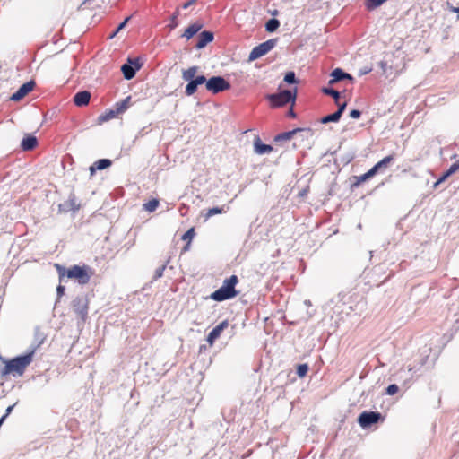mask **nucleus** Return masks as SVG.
<instances>
[{
  "label": "nucleus",
  "mask_w": 459,
  "mask_h": 459,
  "mask_svg": "<svg viewBox=\"0 0 459 459\" xmlns=\"http://www.w3.org/2000/svg\"><path fill=\"white\" fill-rule=\"evenodd\" d=\"M198 66H191L182 71V79L188 83L186 86L185 93L186 96L194 95L199 85L205 83L208 91L217 94L230 89V83L221 76H212L206 80L204 75H197Z\"/></svg>",
  "instance_id": "nucleus-1"
},
{
  "label": "nucleus",
  "mask_w": 459,
  "mask_h": 459,
  "mask_svg": "<svg viewBox=\"0 0 459 459\" xmlns=\"http://www.w3.org/2000/svg\"><path fill=\"white\" fill-rule=\"evenodd\" d=\"M35 350H31L24 355L15 357L12 359H4V366L1 368V376L12 375L22 376L26 368L33 360Z\"/></svg>",
  "instance_id": "nucleus-2"
},
{
  "label": "nucleus",
  "mask_w": 459,
  "mask_h": 459,
  "mask_svg": "<svg viewBox=\"0 0 459 459\" xmlns=\"http://www.w3.org/2000/svg\"><path fill=\"white\" fill-rule=\"evenodd\" d=\"M55 267L58 273L60 281L66 276L69 279L76 280L81 285H85L89 283L94 274V271L88 265H74L65 270L64 266L56 264Z\"/></svg>",
  "instance_id": "nucleus-3"
},
{
  "label": "nucleus",
  "mask_w": 459,
  "mask_h": 459,
  "mask_svg": "<svg viewBox=\"0 0 459 459\" xmlns=\"http://www.w3.org/2000/svg\"><path fill=\"white\" fill-rule=\"evenodd\" d=\"M238 282V276L231 275L223 281L222 286L212 292L210 298L219 302L235 298L238 295V291L235 289Z\"/></svg>",
  "instance_id": "nucleus-4"
},
{
  "label": "nucleus",
  "mask_w": 459,
  "mask_h": 459,
  "mask_svg": "<svg viewBox=\"0 0 459 459\" xmlns=\"http://www.w3.org/2000/svg\"><path fill=\"white\" fill-rule=\"evenodd\" d=\"M297 96V88L294 91L284 90L279 93L272 94L268 98L273 107H281L289 102L294 103Z\"/></svg>",
  "instance_id": "nucleus-5"
},
{
  "label": "nucleus",
  "mask_w": 459,
  "mask_h": 459,
  "mask_svg": "<svg viewBox=\"0 0 459 459\" xmlns=\"http://www.w3.org/2000/svg\"><path fill=\"white\" fill-rule=\"evenodd\" d=\"M276 39H268L255 47L248 56V61H255L270 52L276 45Z\"/></svg>",
  "instance_id": "nucleus-6"
},
{
  "label": "nucleus",
  "mask_w": 459,
  "mask_h": 459,
  "mask_svg": "<svg viewBox=\"0 0 459 459\" xmlns=\"http://www.w3.org/2000/svg\"><path fill=\"white\" fill-rule=\"evenodd\" d=\"M73 309L74 313L82 320L85 321L88 309H89V301L84 297H77L73 300Z\"/></svg>",
  "instance_id": "nucleus-7"
},
{
  "label": "nucleus",
  "mask_w": 459,
  "mask_h": 459,
  "mask_svg": "<svg viewBox=\"0 0 459 459\" xmlns=\"http://www.w3.org/2000/svg\"><path fill=\"white\" fill-rule=\"evenodd\" d=\"M381 419V414L375 411H363L359 419L358 422L362 428H368L372 424L377 423Z\"/></svg>",
  "instance_id": "nucleus-8"
},
{
  "label": "nucleus",
  "mask_w": 459,
  "mask_h": 459,
  "mask_svg": "<svg viewBox=\"0 0 459 459\" xmlns=\"http://www.w3.org/2000/svg\"><path fill=\"white\" fill-rule=\"evenodd\" d=\"M35 87V82L30 81L25 83H23L16 92H14L10 100L13 101H19L22 100L26 95H28L30 91H33Z\"/></svg>",
  "instance_id": "nucleus-9"
},
{
  "label": "nucleus",
  "mask_w": 459,
  "mask_h": 459,
  "mask_svg": "<svg viewBox=\"0 0 459 459\" xmlns=\"http://www.w3.org/2000/svg\"><path fill=\"white\" fill-rule=\"evenodd\" d=\"M229 326V322L224 320L221 322L218 325H216L208 334L206 341L209 345L212 347L215 341L221 336L222 331Z\"/></svg>",
  "instance_id": "nucleus-10"
},
{
  "label": "nucleus",
  "mask_w": 459,
  "mask_h": 459,
  "mask_svg": "<svg viewBox=\"0 0 459 459\" xmlns=\"http://www.w3.org/2000/svg\"><path fill=\"white\" fill-rule=\"evenodd\" d=\"M90 100H91V93L88 91H79L74 96V103L77 107H83V106L88 105Z\"/></svg>",
  "instance_id": "nucleus-11"
},
{
  "label": "nucleus",
  "mask_w": 459,
  "mask_h": 459,
  "mask_svg": "<svg viewBox=\"0 0 459 459\" xmlns=\"http://www.w3.org/2000/svg\"><path fill=\"white\" fill-rule=\"evenodd\" d=\"M38 145V140L34 135L26 134L21 143L22 151H31Z\"/></svg>",
  "instance_id": "nucleus-12"
},
{
  "label": "nucleus",
  "mask_w": 459,
  "mask_h": 459,
  "mask_svg": "<svg viewBox=\"0 0 459 459\" xmlns=\"http://www.w3.org/2000/svg\"><path fill=\"white\" fill-rule=\"evenodd\" d=\"M112 164V161L108 159H100L97 161H95L91 167H90V175L92 177L97 170L105 169L108 167H110Z\"/></svg>",
  "instance_id": "nucleus-13"
},
{
  "label": "nucleus",
  "mask_w": 459,
  "mask_h": 459,
  "mask_svg": "<svg viewBox=\"0 0 459 459\" xmlns=\"http://www.w3.org/2000/svg\"><path fill=\"white\" fill-rule=\"evenodd\" d=\"M332 79L329 81L330 84H333L343 79L353 80L352 76L347 73H344L342 69L336 68L332 72Z\"/></svg>",
  "instance_id": "nucleus-14"
},
{
  "label": "nucleus",
  "mask_w": 459,
  "mask_h": 459,
  "mask_svg": "<svg viewBox=\"0 0 459 459\" xmlns=\"http://www.w3.org/2000/svg\"><path fill=\"white\" fill-rule=\"evenodd\" d=\"M345 109V105H342V107L339 108L336 112L325 116L320 119V122L322 124H327L330 122H338Z\"/></svg>",
  "instance_id": "nucleus-15"
},
{
  "label": "nucleus",
  "mask_w": 459,
  "mask_h": 459,
  "mask_svg": "<svg viewBox=\"0 0 459 459\" xmlns=\"http://www.w3.org/2000/svg\"><path fill=\"white\" fill-rule=\"evenodd\" d=\"M254 148H255V152L260 155L265 154V153H270L273 151V146L269 145V144L263 143L259 137L255 139Z\"/></svg>",
  "instance_id": "nucleus-16"
},
{
  "label": "nucleus",
  "mask_w": 459,
  "mask_h": 459,
  "mask_svg": "<svg viewBox=\"0 0 459 459\" xmlns=\"http://www.w3.org/2000/svg\"><path fill=\"white\" fill-rule=\"evenodd\" d=\"M213 40V34L210 31H203L200 33L198 37V41L196 43L197 48H204L208 43Z\"/></svg>",
  "instance_id": "nucleus-17"
},
{
  "label": "nucleus",
  "mask_w": 459,
  "mask_h": 459,
  "mask_svg": "<svg viewBox=\"0 0 459 459\" xmlns=\"http://www.w3.org/2000/svg\"><path fill=\"white\" fill-rule=\"evenodd\" d=\"M202 27L203 25L201 23H193L185 30L182 36L190 39L202 29Z\"/></svg>",
  "instance_id": "nucleus-18"
},
{
  "label": "nucleus",
  "mask_w": 459,
  "mask_h": 459,
  "mask_svg": "<svg viewBox=\"0 0 459 459\" xmlns=\"http://www.w3.org/2000/svg\"><path fill=\"white\" fill-rule=\"evenodd\" d=\"M117 116L118 114L117 111H116V109H110L99 116L98 122L99 124H102L117 117Z\"/></svg>",
  "instance_id": "nucleus-19"
},
{
  "label": "nucleus",
  "mask_w": 459,
  "mask_h": 459,
  "mask_svg": "<svg viewBox=\"0 0 459 459\" xmlns=\"http://www.w3.org/2000/svg\"><path fill=\"white\" fill-rule=\"evenodd\" d=\"M303 129H301V128H296V129L289 131V132H284V133L279 134L278 135L275 136L274 140L276 142L290 140L296 133L300 132Z\"/></svg>",
  "instance_id": "nucleus-20"
},
{
  "label": "nucleus",
  "mask_w": 459,
  "mask_h": 459,
  "mask_svg": "<svg viewBox=\"0 0 459 459\" xmlns=\"http://www.w3.org/2000/svg\"><path fill=\"white\" fill-rule=\"evenodd\" d=\"M195 236V228L192 227L190 228L183 236H182V239L183 240H186L187 241L186 247H184V251H187L189 247H190V244H191V241L192 239L194 238V237Z\"/></svg>",
  "instance_id": "nucleus-21"
},
{
  "label": "nucleus",
  "mask_w": 459,
  "mask_h": 459,
  "mask_svg": "<svg viewBox=\"0 0 459 459\" xmlns=\"http://www.w3.org/2000/svg\"><path fill=\"white\" fill-rule=\"evenodd\" d=\"M121 71L124 74V77L127 80H130L135 75V69H134L130 65L124 64L121 67Z\"/></svg>",
  "instance_id": "nucleus-22"
},
{
  "label": "nucleus",
  "mask_w": 459,
  "mask_h": 459,
  "mask_svg": "<svg viewBox=\"0 0 459 459\" xmlns=\"http://www.w3.org/2000/svg\"><path fill=\"white\" fill-rule=\"evenodd\" d=\"M227 211L224 209V206L222 207H213L207 210L206 213L204 214L205 220H208L213 215L224 213Z\"/></svg>",
  "instance_id": "nucleus-23"
},
{
  "label": "nucleus",
  "mask_w": 459,
  "mask_h": 459,
  "mask_svg": "<svg viewBox=\"0 0 459 459\" xmlns=\"http://www.w3.org/2000/svg\"><path fill=\"white\" fill-rule=\"evenodd\" d=\"M159 206V201L157 199H152L143 204L145 211L149 212H154Z\"/></svg>",
  "instance_id": "nucleus-24"
},
{
  "label": "nucleus",
  "mask_w": 459,
  "mask_h": 459,
  "mask_svg": "<svg viewBox=\"0 0 459 459\" xmlns=\"http://www.w3.org/2000/svg\"><path fill=\"white\" fill-rule=\"evenodd\" d=\"M387 0H366V7L368 10H374L383 4Z\"/></svg>",
  "instance_id": "nucleus-25"
},
{
  "label": "nucleus",
  "mask_w": 459,
  "mask_h": 459,
  "mask_svg": "<svg viewBox=\"0 0 459 459\" xmlns=\"http://www.w3.org/2000/svg\"><path fill=\"white\" fill-rule=\"evenodd\" d=\"M323 92L326 95L332 96L335 100V104H339L340 92L332 88H324Z\"/></svg>",
  "instance_id": "nucleus-26"
},
{
  "label": "nucleus",
  "mask_w": 459,
  "mask_h": 459,
  "mask_svg": "<svg viewBox=\"0 0 459 459\" xmlns=\"http://www.w3.org/2000/svg\"><path fill=\"white\" fill-rule=\"evenodd\" d=\"M129 97L122 100L121 102L117 103L116 105V111H117V114H122L125 112L128 108V102H129Z\"/></svg>",
  "instance_id": "nucleus-27"
},
{
  "label": "nucleus",
  "mask_w": 459,
  "mask_h": 459,
  "mask_svg": "<svg viewBox=\"0 0 459 459\" xmlns=\"http://www.w3.org/2000/svg\"><path fill=\"white\" fill-rule=\"evenodd\" d=\"M279 26H280V22L278 20L270 19L265 24V29L267 31L273 32V31L276 30Z\"/></svg>",
  "instance_id": "nucleus-28"
},
{
  "label": "nucleus",
  "mask_w": 459,
  "mask_h": 459,
  "mask_svg": "<svg viewBox=\"0 0 459 459\" xmlns=\"http://www.w3.org/2000/svg\"><path fill=\"white\" fill-rule=\"evenodd\" d=\"M394 160V156L393 155H388L386 157H385L384 159H382L380 161H378L376 165H377V168H378L379 169H385L388 167V165L390 164V162Z\"/></svg>",
  "instance_id": "nucleus-29"
},
{
  "label": "nucleus",
  "mask_w": 459,
  "mask_h": 459,
  "mask_svg": "<svg viewBox=\"0 0 459 459\" xmlns=\"http://www.w3.org/2000/svg\"><path fill=\"white\" fill-rule=\"evenodd\" d=\"M308 371V366L307 364H299L297 367V375L299 377H304Z\"/></svg>",
  "instance_id": "nucleus-30"
},
{
  "label": "nucleus",
  "mask_w": 459,
  "mask_h": 459,
  "mask_svg": "<svg viewBox=\"0 0 459 459\" xmlns=\"http://www.w3.org/2000/svg\"><path fill=\"white\" fill-rule=\"evenodd\" d=\"M284 82H286L287 83H297L298 81L296 80L294 72L290 71L286 73L284 76Z\"/></svg>",
  "instance_id": "nucleus-31"
},
{
  "label": "nucleus",
  "mask_w": 459,
  "mask_h": 459,
  "mask_svg": "<svg viewBox=\"0 0 459 459\" xmlns=\"http://www.w3.org/2000/svg\"><path fill=\"white\" fill-rule=\"evenodd\" d=\"M399 391V387L395 384H392L387 386L386 388V394L389 395H394Z\"/></svg>",
  "instance_id": "nucleus-32"
},
{
  "label": "nucleus",
  "mask_w": 459,
  "mask_h": 459,
  "mask_svg": "<svg viewBox=\"0 0 459 459\" xmlns=\"http://www.w3.org/2000/svg\"><path fill=\"white\" fill-rule=\"evenodd\" d=\"M458 170H459V159L450 166V168L446 170V172L451 176Z\"/></svg>",
  "instance_id": "nucleus-33"
},
{
  "label": "nucleus",
  "mask_w": 459,
  "mask_h": 459,
  "mask_svg": "<svg viewBox=\"0 0 459 459\" xmlns=\"http://www.w3.org/2000/svg\"><path fill=\"white\" fill-rule=\"evenodd\" d=\"M131 19L130 16L126 17L120 24L119 26L117 27V29L116 30V31L111 35V38H113L119 30H121L122 29H124L126 27V25L127 24V22H129V20Z\"/></svg>",
  "instance_id": "nucleus-34"
},
{
  "label": "nucleus",
  "mask_w": 459,
  "mask_h": 459,
  "mask_svg": "<svg viewBox=\"0 0 459 459\" xmlns=\"http://www.w3.org/2000/svg\"><path fill=\"white\" fill-rule=\"evenodd\" d=\"M379 169L377 168V165L373 166L368 172L365 173L367 178H370L375 176L378 172Z\"/></svg>",
  "instance_id": "nucleus-35"
},
{
  "label": "nucleus",
  "mask_w": 459,
  "mask_h": 459,
  "mask_svg": "<svg viewBox=\"0 0 459 459\" xmlns=\"http://www.w3.org/2000/svg\"><path fill=\"white\" fill-rule=\"evenodd\" d=\"M379 169L377 168V165L373 166L368 172L365 173L367 178H370L375 176L378 172Z\"/></svg>",
  "instance_id": "nucleus-36"
},
{
  "label": "nucleus",
  "mask_w": 459,
  "mask_h": 459,
  "mask_svg": "<svg viewBox=\"0 0 459 459\" xmlns=\"http://www.w3.org/2000/svg\"><path fill=\"white\" fill-rule=\"evenodd\" d=\"M449 177L450 175L446 171L434 184V187H437L438 185L445 182Z\"/></svg>",
  "instance_id": "nucleus-37"
},
{
  "label": "nucleus",
  "mask_w": 459,
  "mask_h": 459,
  "mask_svg": "<svg viewBox=\"0 0 459 459\" xmlns=\"http://www.w3.org/2000/svg\"><path fill=\"white\" fill-rule=\"evenodd\" d=\"M178 16V11L175 12L173 16L171 17V24H170L171 29L176 28L178 26V22H177Z\"/></svg>",
  "instance_id": "nucleus-38"
},
{
  "label": "nucleus",
  "mask_w": 459,
  "mask_h": 459,
  "mask_svg": "<svg viewBox=\"0 0 459 459\" xmlns=\"http://www.w3.org/2000/svg\"><path fill=\"white\" fill-rule=\"evenodd\" d=\"M367 177L365 174L363 175H360L359 177H356V182L353 184V186H359L360 185L362 182H365L367 180Z\"/></svg>",
  "instance_id": "nucleus-39"
},
{
  "label": "nucleus",
  "mask_w": 459,
  "mask_h": 459,
  "mask_svg": "<svg viewBox=\"0 0 459 459\" xmlns=\"http://www.w3.org/2000/svg\"><path fill=\"white\" fill-rule=\"evenodd\" d=\"M360 115H361L360 111H359V110H357V109H353V110H351V111L350 112V117H351V118H355V119H357V118H359V117H360Z\"/></svg>",
  "instance_id": "nucleus-40"
},
{
  "label": "nucleus",
  "mask_w": 459,
  "mask_h": 459,
  "mask_svg": "<svg viewBox=\"0 0 459 459\" xmlns=\"http://www.w3.org/2000/svg\"><path fill=\"white\" fill-rule=\"evenodd\" d=\"M56 291L59 297L63 296L65 293V287L62 285H58L56 288Z\"/></svg>",
  "instance_id": "nucleus-41"
},
{
  "label": "nucleus",
  "mask_w": 459,
  "mask_h": 459,
  "mask_svg": "<svg viewBox=\"0 0 459 459\" xmlns=\"http://www.w3.org/2000/svg\"><path fill=\"white\" fill-rule=\"evenodd\" d=\"M14 407V404L13 405H10L9 407H7L6 411H5V413L4 416H5V419L8 417V415L12 412L13 409Z\"/></svg>",
  "instance_id": "nucleus-42"
},
{
  "label": "nucleus",
  "mask_w": 459,
  "mask_h": 459,
  "mask_svg": "<svg viewBox=\"0 0 459 459\" xmlns=\"http://www.w3.org/2000/svg\"><path fill=\"white\" fill-rule=\"evenodd\" d=\"M195 3V0H190L183 4V8L186 9Z\"/></svg>",
  "instance_id": "nucleus-43"
},
{
  "label": "nucleus",
  "mask_w": 459,
  "mask_h": 459,
  "mask_svg": "<svg viewBox=\"0 0 459 459\" xmlns=\"http://www.w3.org/2000/svg\"><path fill=\"white\" fill-rule=\"evenodd\" d=\"M450 10L453 12V13H457V19H459V7H451Z\"/></svg>",
  "instance_id": "nucleus-44"
},
{
  "label": "nucleus",
  "mask_w": 459,
  "mask_h": 459,
  "mask_svg": "<svg viewBox=\"0 0 459 459\" xmlns=\"http://www.w3.org/2000/svg\"><path fill=\"white\" fill-rule=\"evenodd\" d=\"M288 115L290 117H296V114L294 113L292 108L289 110L288 112Z\"/></svg>",
  "instance_id": "nucleus-45"
},
{
  "label": "nucleus",
  "mask_w": 459,
  "mask_h": 459,
  "mask_svg": "<svg viewBox=\"0 0 459 459\" xmlns=\"http://www.w3.org/2000/svg\"><path fill=\"white\" fill-rule=\"evenodd\" d=\"M336 105L338 106V108H339L342 107V105H345V106H346V105H347V103H346V101L341 102V101L339 100V104H336Z\"/></svg>",
  "instance_id": "nucleus-46"
},
{
  "label": "nucleus",
  "mask_w": 459,
  "mask_h": 459,
  "mask_svg": "<svg viewBox=\"0 0 459 459\" xmlns=\"http://www.w3.org/2000/svg\"><path fill=\"white\" fill-rule=\"evenodd\" d=\"M4 420H5V416H2V418L0 419V427L2 426V424L4 423Z\"/></svg>",
  "instance_id": "nucleus-47"
},
{
  "label": "nucleus",
  "mask_w": 459,
  "mask_h": 459,
  "mask_svg": "<svg viewBox=\"0 0 459 459\" xmlns=\"http://www.w3.org/2000/svg\"><path fill=\"white\" fill-rule=\"evenodd\" d=\"M413 370V368L412 367H410L409 368V371H412Z\"/></svg>",
  "instance_id": "nucleus-48"
}]
</instances>
